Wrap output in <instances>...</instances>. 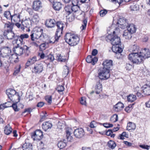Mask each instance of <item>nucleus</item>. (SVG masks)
<instances>
[{"mask_svg":"<svg viewBox=\"0 0 150 150\" xmlns=\"http://www.w3.org/2000/svg\"><path fill=\"white\" fill-rule=\"evenodd\" d=\"M64 38L65 42L71 46L76 45L80 40V38L77 35L69 33L66 34Z\"/></svg>","mask_w":150,"mask_h":150,"instance_id":"f257e3e1","label":"nucleus"},{"mask_svg":"<svg viewBox=\"0 0 150 150\" xmlns=\"http://www.w3.org/2000/svg\"><path fill=\"white\" fill-rule=\"evenodd\" d=\"M43 31V29L41 28L35 27L31 32L30 35L31 40L34 41L35 39L40 38V40H42L44 38V35H42Z\"/></svg>","mask_w":150,"mask_h":150,"instance_id":"f03ea898","label":"nucleus"},{"mask_svg":"<svg viewBox=\"0 0 150 150\" xmlns=\"http://www.w3.org/2000/svg\"><path fill=\"white\" fill-rule=\"evenodd\" d=\"M128 59L134 64H139L142 62L144 60L139 52H134L129 54L128 57Z\"/></svg>","mask_w":150,"mask_h":150,"instance_id":"7ed1b4c3","label":"nucleus"},{"mask_svg":"<svg viewBox=\"0 0 150 150\" xmlns=\"http://www.w3.org/2000/svg\"><path fill=\"white\" fill-rule=\"evenodd\" d=\"M57 29L54 35L55 40L53 42L50 41L49 43H54L56 42H58V40L61 35L62 34L63 29L64 26V24L62 22L58 21L56 23Z\"/></svg>","mask_w":150,"mask_h":150,"instance_id":"20e7f679","label":"nucleus"},{"mask_svg":"<svg viewBox=\"0 0 150 150\" xmlns=\"http://www.w3.org/2000/svg\"><path fill=\"white\" fill-rule=\"evenodd\" d=\"M98 71V76L100 79H107L110 77V70L108 69L103 67L100 68Z\"/></svg>","mask_w":150,"mask_h":150,"instance_id":"39448f33","label":"nucleus"},{"mask_svg":"<svg viewBox=\"0 0 150 150\" xmlns=\"http://www.w3.org/2000/svg\"><path fill=\"white\" fill-rule=\"evenodd\" d=\"M4 35L5 38L9 40H13V42L16 43L17 35L14 33L12 30H5L4 32Z\"/></svg>","mask_w":150,"mask_h":150,"instance_id":"423d86ee","label":"nucleus"},{"mask_svg":"<svg viewBox=\"0 0 150 150\" xmlns=\"http://www.w3.org/2000/svg\"><path fill=\"white\" fill-rule=\"evenodd\" d=\"M31 138L34 141L40 140L43 137L42 132L40 129H37L35 131L31 133Z\"/></svg>","mask_w":150,"mask_h":150,"instance_id":"0eeeda50","label":"nucleus"},{"mask_svg":"<svg viewBox=\"0 0 150 150\" xmlns=\"http://www.w3.org/2000/svg\"><path fill=\"white\" fill-rule=\"evenodd\" d=\"M11 53V50L8 47H5L0 50V54L3 57H8Z\"/></svg>","mask_w":150,"mask_h":150,"instance_id":"6e6552de","label":"nucleus"},{"mask_svg":"<svg viewBox=\"0 0 150 150\" xmlns=\"http://www.w3.org/2000/svg\"><path fill=\"white\" fill-rule=\"evenodd\" d=\"M74 136L76 138L80 139L85 134V132L82 128H78L75 129L74 132Z\"/></svg>","mask_w":150,"mask_h":150,"instance_id":"1a4fd4ad","label":"nucleus"},{"mask_svg":"<svg viewBox=\"0 0 150 150\" xmlns=\"http://www.w3.org/2000/svg\"><path fill=\"white\" fill-rule=\"evenodd\" d=\"M33 9L36 11H38L42 7V4L39 0L34 1L32 5Z\"/></svg>","mask_w":150,"mask_h":150,"instance_id":"9d476101","label":"nucleus"},{"mask_svg":"<svg viewBox=\"0 0 150 150\" xmlns=\"http://www.w3.org/2000/svg\"><path fill=\"white\" fill-rule=\"evenodd\" d=\"M43 67L41 64H36L33 69L32 72L36 74H40L43 70Z\"/></svg>","mask_w":150,"mask_h":150,"instance_id":"9b49d317","label":"nucleus"},{"mask_svg":"<svg viewBox=\"0 0 150 150\" xmlns=\"http://www.w3.org/2000/svg\"><path fill=\"white\" fill-rule=\"evenodd\" d=\"M142 57L144 60L146 58L150 57V50L148 49L144 48L139 52Z\"/></svg>","mask_w":150,"mask_h":150,"instance_id":"f8f14e48","label":"nucleus"},{"mask_svg":"<svg viewBox=\"0 0 150 150\" xmlns=\"http://www.w3.org/2000/svg\"><path fill=\"white\" fill-rule=\"evenodd\" d=\"M56 22L54 19H48L45 23L46 26L48 28H52L54 27Z\"/></svg>","mask_w":150,"mask_h":150,"instance_id":"ddd939ff","label":"nucleus"},{"mask_svg":"<svg viewBox=\"0 0 150 150\" xmlns=\"http://www.w3.org/2000/svg\"><path fill=\"white\" fill-rule=\"evenodd\" d=\"M17 93L15 90L11 88L8 89L6 90V94L11 101H13V97Z\"/></svg>","mask_w":150,"mask_h":150,"instance_id":"4468645a","label":"nucleus"},{"mask_svg":"<svg viewBox=\"0 0 150 150\" xmlns=\"http://www.w3.org/2000/svg\"><path fill=\"white\" fill-rule=\"evenodd\" d=\"M98 60V58L96 57H93L92 55H88L86 59V62L88 63H91L93 65H94Z\"/></svg>","mask_w":150,"mask_h":150,"instance_id":"2eb2a0df","label":"nucleus"},{"mask_svg":"<svg viewBox=\"0 0 150 150\" xmlns=\"http://www.w3.org/2000/svg\"><path fill=\"white\" fill-rule=\"evenodd\" d=\"M142 93L146 95H150V86L144 85L141 88Z\"/></svg>","mask_w":150,"mask_h":150,"instance_id":"dca6fc26","label":"nucleus"},{"mask_svg":"<svg viewBox=\"0 0 150 150\" xmlns=\"http://www.w3.org/2000/svg\"><path fill=\"white\" fill-rule=\"evenodd\" d=\"M103 67L109 70L112 66V61L111 60H105L103 63Z\"/></svg>","mask_w":150,"mask_h":150,"instance_id":"f3484780","label":"nucleus"},{"mask_svg":"<svg viewBox=\"0 0 150 150\" xmlns=\"http://www.w3.org/2000/svg\"><path fill=\"white\" fill-rule=\"evenodd\" d=\"M17 38L16 39V42L19 40L21 44H23V40L25 39L29 38V36L27 34L24 33L20 35H17Z\"/></svg>","mask_w":150,"mask_h":150,"instance_id":"a211bd4d","label":"nucleus"},{"mask_svg":"<svg viewBox=\"0 0 150 150\" xmlns=\"http://www.w3.org/2000/svg\"><path fill=\"white\" fill-rule=\"evenodd\" d=\"M111 42L112 45H120L121 43L120 38L116 35L113 36Z\"/></svg>","mask_w":150,"mask_h":150,"instance_id":"6ab92c4d","label":"nucleus"},{"mask_svg":"<svg viewBox=\"0 0 150 150\" xmlns=\"http://www.w3.org/2000/svg\"><path fill=\"white\" fill-rule=\"evenodd\" d=\"M127 19L124 18H120L117 23L119 24V27L122 28H123L126 25L127 23Z\"/></svg>","mask_w":150,"mask_h":150,"instance_id":"aec40b11","label":"nucleus"},{"mask_svg":"<svg viewBox=\"0 0 150 150\" xmlns=\"http://www.w3.org/2000/svg\"><path fill=\"white\" fill-rule=\"evenodd\" d=\"M53 4L52 7L53 8L55 11H59L62 8V4L60 2H54V0L52 2Z\"/></svg>","mask_w":150,"mask_h":150,"instance_id":"412c9836","label":"nucleus"},{"mask_svg":"<svg viewBox=\"0 0 150 150\" xmlns=\"http://www.w3.org/2000/svg\"><path fill=\"white\" fill-rule=\"evenodd\" d=\"M100 80L99 79L97 81L96 85L95 86V89L96 90V93L97 94H99L100 91L102 90V85L100 82Z\"/></svg>","mask_w":150,"mask_h":150,"instance_id":"4be33fe9","label":"nucleus"},{"mask_svg":"<svg viewBox=\"0 0 150 150\" xmlns=\"http://www.w3.org/2000/svg\"><path fill=\"white\" fill-rule=\"evenodd\" d=\"M124 107V104L120 102H118L113 107L114 110L117 112L122 110Z\"/></svg>","mask_w":150,"mask_h":150,"instance_id":"5701e85b","label":"nucleus"},{"mask_svg":"<svg viewBox=\"0 0 150 150\" xmlns=\"http://www.w3.org/2000/svg\"><path fill=\"white\" fill-rule=\"evenodd\" d=\"M21 23L23 27L25 28H29L31 25V21L29 18L26 19L24 20H22Z\"/></svg>","mask_w":150,"mask_h":150,"instance_id":"b1692460","label":"nucleus"},{"mask_svg":"<svg viewBox=\"0 0 150 150\" xmlns=\"http://www.w3.org/2000/svg\"><path fill=\"white\" fill-rule=\"evenodd\" d=\"M42 127L43 129L46 131L48 129L51 128L52 125L49 122H46L43 123Z\"/></svg>","mask_w":150,"mask_h":150,"instance_id":"393cba45","label":"nucleus"},{"mask_svg":"<svg viewBox=\"0 0 150 150\" xmlns=\"http://www.w3.org/2000/svg\"><path fill=\"white\" fill-rule=\"evenodd\" d=\"M127 30L132 34L135 33L137 29L135 25L133 24H130L127 26Z\"/></svg>","mask_w":150,"mask_h":150,"instance_id":"a878e982","label":"nucleus"},{"mask_svg":"<svg viewBox=\"0 0 150 150\" xmlns=\"http://www.w3.org/2000/svg\"><path fill=\"white\" fill-rule=\"evenodd\" d=\"M16 50H15V53L18 55L20 56L23 53V47H19V45L17 44V46L16 47Z\"/></svg>","mask_w":150,"mask_h":150,"instance_id":"bb28decb","label":"nucleus"},{"mask_svg":"<svg viewBox=\"0 0 150 150\" xmlns=\"http://www.w3.org/2000/svg\"><path fill=\"white\" fill-rule=\"evenodd\" d=\"M14 25V23H11L9 22L6 23L4 25V28L6 30H12Z\"/></svg>","mask_w":150,"mask_h":150,"instance_id":"cd10ccee","label":"nucleus"},{"mask_svg":"<svg viewBox=\"0 0 150 150\" xmlns=\"http://www.w3.org/2000/svg\"><path fill=\"white\" fill-rule=\"evenodd\" d=\"M120 45H112V49L114 52L116 53H121L122 51V49L119 47Z\"/></svg>","mask_w":150,"mask_h":150,"instance_id":"c85d7f7f","label":"nucleus"},{"mask_svg":"<svg viewBox=\"0 0 150 150\" xmlns=\"http://www.w3.org/2000/svg\"><path fill=\"white\" fill-rule=\"evenodd\" d=\"M12 130L11 127L9 124H8L5 127L4 132L6 134L9 135L12 132Z\"/></svg>","mask_w":150,"mask_h":150,"instance_id":"c756f323","label":"nucleus"},{"mask_svg":"<svg viewBox=\"0 0 150 150\" xmlns=\"http://www.w3.org/2000/svg\"><path fill=\"white\" fill-rule=\"evenodd\" d=\"M132 34L128 30H125L123 34V36L126 39H130L132 37Z\"/></svg>","mask_w":150,"mask_h":150,"instance_id":"7c9ffc66","label":"nucleus"},{"mask_svg":"<svg viewBox=\"0 0 150 150\" xmlns=\"http://www.w3.org/2000/svg\"><path fill=\"white\" fill-rule=\"evenodd\" d=\"M12 103L10 101H8L7 102L5 103L2 104L0 105V109H4L9 107H11L12 106Z\"/></svg>","mask_w":150,"mask_h":150,"instance_id":"2f4dec72","label":"nucleus"},{"mask_svg":"<svg viewBox=\"0 0 150 150\" xmlns=\"http://www.w3.org/2000/svg\"><path fill=\"white\" fill-rule=\"evenodd\" d=\"M66 138L67 141H71L73 139V137L71 135V132L69 129H66L65 131Z\"/></svg>","mask_w":150,"mask_h":150,"instance_id":"473e14b6","label":"nucleus"},{"mask_svg":"<svg viewBox=\"0 0 150 150\" xmlns=\"http://www.w3.org/2000/svg\"><path fill=\"white\" fill-rule=\"evenodd\" d=\"M137 99L136 95L133 94L129 95L127 97V100L128 102H132Z\"/></svg>","mask_w":150,"mask_h":150,"instance_id":"72a5a7b5","label":"nucleus"},{"mask_svg":"<svg viewBox=\"0 0 150 150\" xmlns=\"http://www.w3.org/2000/svg\"><path fill=\"white\" fill-rule=\"evenodd\" d=\"M20 15L19 14H15L13 15H12L11 19V21H13L15 22L18 21H20Z\"/></svg>","mask_w":150,"mask_h":150,"instance_id":"f704fd0d","label":"nucleus"},{"mask_svg":"<svg viewBox=\"0 0 150 150\" xmlns=\"http://www.w3.org/2000/svg\"><path fill=\"white\" fill-rule=\"evenodd\" d=\"M23 147L25 149H28V150H31L32 149V144L29 142H25L23 146Z\"/></svg>","mask_w":150,"mask_h":150,"instance_id":"c9c22d12","label":"nucleus"},{"mask_svg":"<svg viewBox=\"0 0 150 150\" xmlns=\"http://www.w3.org/2000/svg\"><path fill=\"white\" fill-rule=\"evenodd\" d=\"M56 58L58 61L65 62L66 61V59L65 58V57L62 56L60 54H57Z\"/></svg>","mask_w":150,"mask_h":150,"instance_id":"e433bc0d","label":"nucleus"},{"mask_svg":"<svg viewBox=\"0 0 150 150\" xmlns=\"http://www.w3.org/2000/svg\"><path fill=\"white\" fill-rule=\"evenodd\" d=\"M136 127V125L134 123L132 122H129L127 124V129L129 130L134 129Z\"/></svg>","mask_w":150,"mask_h":150,"instance_id":"4c0bfd02","label":"nucleus"},{"mask_svg":"<svg viewBox=\"0 0 150 150\" xmlns=\"http://www.w3.org/2000/svg\"><path fill=\"white\" fill-rule=\"evenodd\" d=\"M39 18L38 14L37 13H35L33 16L32 20L35 23L37 24L39 22Z\"/></svg>","mask_w":150,"mask_h":150,"instance_id":"58836bf2","label":"nucleus"},{"mask_svg":"<svg viewBox=\"0 0 150 150\" xmlns=\"http://www.w3.org/2000/svg\"><path fill=\"white\" fill-rule=\"evenodd\" d=\"M128 134L126 132H123L119 136L118 138L121 140H123L125 138H128Z\"/></svg>","mask_w":150,"mask_h":150,"instance_id":"ea45409f","label":"nucleus"},{"mask_svg":"<svg viewBox=\"0 0 150 150\" xmlns=\"http://www.w3.org/2000/svg\"><path fill=\"white\" fill-rule=\"evenodd\" d=\"M139 50V47L135 45L131 46L129 49V51L131 52H138Z\"/></svg>","mask_w":150,"mask_h":150,"instance_id":"a19ab883","label":"nucleus"},{"mask_svg":"<svg viewBox=\"0 0 150 150\" xmlns=\"http://www.w3.org/2000/svg\"><path fill=\"white\" fill-rule=\"evenodd\" d=\"M71 5L68 4L65 6V10L69 15L71 13Z\"/></svg>","mask_w":150,"mask_h":150,"instance_id":"79ce46f5","label":"nucleus"},{"mask_svg":"<svg viewBox=\"0 0 150 150\" xmlns=\"http://www.w3.org/2000/svg\"><path fill=\"white\" fill-rule=\"evenodd\" d=\"M17 55L16 53L11 54V53H10V55H9L8 57L9 60H10V61H12L15 62L16 61L14 59H18V57H17Z\"/></svg>","mask_w":150,"mask_h":150,"instance_id":"37998d69","label":"nucleus"},{"mask_svg":"<svg viewBox=\"0 0 150 150\" xmlns=\"http://www.w3.org/2000/svg\"><path fill=\"white\" fill-rule=\"evenodd\" d=\"M131 10L132 11H137L139 9V6L136 3H134L130 6Z\"/></svg>","mask_w":150,"mask_h":150,"instance_id":"c03bdc74","label":"nucleus"},{"mask_svg":"<svg viewBox=\"0 0 150 150\" xmlns=\"http://www.w3.org/2000/svg\"><path fill=\"white\" fill-rule=\"evenodd\" d=\"M107 145L110 148L112 149H114L116 146V144L114 141H108Z\"/></svg>","mask_w":150,"mask_h":150,"instance_id":"a18cd8bd","label":"nucleus"},{"mask_svg":"<svg viewBox=\"0 0 150 150\" xmlns=\"http://www.w3.org/2000/svg\"><path fill=\"white\" fill-rule=\"evenodd\" d=\"M64 70L63 72V74L64 76L66 77L69 72V69L67 66L65 65L64 66Z\"/></svg>","mask_w":150,"mask_h":150,"instance_id":"49530a36","label":"nucleus"},{"mask_svg":"<svg viewBox=\"0 0 150 150\" xmlns=\"http://www.w3.org/2000/svg\"><path fill=\"white\" fill-rule=\"evenodd\" d=\"M66 145V144L64 141H59L57 144L58 147L60 149H62L64 148Z\"/></svg>","mask_w":150,"mask_h":150,"instance_id":"de8ad7c7","label":"nucleus"},{"mask_svg":"<svg viewBox=\"0 0 150 150\" xmlns=\"http://www.w3.org/2000/svg\"><path fill=\"white\" fill-rule=\"evenodd\" d=\"M4 16L6 17L7 19L10 20L11 19L12 15H11L10 11H6L4 13Z\"/></svg>","mask_w":150,"mask_h":150,"instance_id":"09e8293b","label":"nucleus"},{"mask_svg":"<svg viewBox=\"0 0 150 150\" xmlns=\"http://www.w3.org/2000/svg\"><path fill=\"white\" fill-rule=\"evenodd\" d=\"M21 67L20 65H18L16 67L15 70L13 73L14 75H16L20 72Z\"/></svg>","mask_w":150,"mask_h":150,"instance_id":"8fccbe9b","label":"nucleus"},{"mask_svg":"<svg viewBox=\"0 0 150 150\" xmlns=\"http://www.w3.org/2000/svg\"><path fill=\"white\" fill-rule=\"evenodd\" d=\"M110 120L112 122H115L118 120V116L116 114L113 115L111 117Z\"/></svg>","mask_w":150,"mask_h":150,"instance_id":"3c124183","label":"nucleus"},{"mask_svg":"<svg viewBox=\"0 0 150 150\" xmlns=\"http://www.w3.org/2000/svg\"><path fill=\"white\" fill-rule=\"evenodd\" d=\"M112 129H109L106 132V134L107 135L110 136L111 137H114L115 134H112Z\"/></svg>","mask_w":150,"mask_h":150,"instance_id":"603ef678","label":"nucleus"},{"mask_svg":"<svg viewBox=\"0 0 150 150\" xmlns=\"http://www.w3.org/2000/svg\"><path fill=\"white\" fill-rule=\"evenodd\" d=\"M45 99L47 101L48 103L50 105L52 103V96H47L45 97Z\"/></svg>","mask_w":150,"mask_h":150,"instance_id":"864d4df0","label":"nucleus"},{"mask_svg":"<svg viewBox=\"0 0 150 150\" xmlns=\"http://www.w3.org/2000/svg\"><path fill=\"white\" fill-rule=\"evenodd\" d=\"M87 22V18H85L83 20V24L82 25V26L81 27V29L82 30H83L86 28Z\"/></svg>","mask_w":150,"mask_h":150,"instance_id":"5fc2aeb1","label":"nucleus"},{"mask_svg":"<svg viewBox=\"0 0 150 150\" xmlns=\"http://www.w3.org/2000/svg\"><path fill=\"white\" fill-rule=\"evenodd\" d=\"M37 58L36 56H34L28 59V62H30L31 64H34L37 60Z\"/></svg>","mask_w":150,"mask_h":150,"instance_id":"6e6d98bb","label":"nucleus"},{"mask_svg":"<svg viewBox=\"0 0 150 150\" xmlns=\"http://www.w3.org/2000/svg\"><path fill=\"white\" fill-rule=\"evenodd\" d=\"M39 143H38L37 147L38 148V149H42L44 148V143L42 141H38Z\"/></svg>","mask_w":150,"mask_h":150,"instance_id":"4d7b16f0","label":"nucleus"},{"mask_svg":"<svg viewBox=\"0 0 150 150\" xmlns=\"http://www.w3.org/2000/svg\"><path fill=\"white\" fill-rule=\"evenodd\" d=\"M64 86L62 85H59L57 87V89L59 92L63 91L64 90Z\"/></svg>","mask_w":150,"mask_h":150,"instance_id":"13d9d810","label":"nucleus"},{"mask_svg":"<svg viewBox=\"0 0 150 150\" xmlns=\"http://www.w3.org/2000/svg\"><path fill=\"white\" fill-rule=\"evenodd\" d=\"M47 59L50 60V62H52L54 59L53 55L51 53L48 55L47 56Z\"/></svg>","mask_w":150,"mask_h":150,"instance_id":"bf43d9fd","label":"nucleus"},{"mask_svg":"<svg viewBox=\"0 0 150 150\" xmlns=\"http://www.w3.org/2000/svg\"><path fill=\"white\" fill-rule=\"evenodd\" d=\"M107 13V11L106 9L101 10L100 12V15L101 17L105 16Z\"/></svg>","mask_w":150,"mask_h":150,"instance_id":"052dcab7","label":"nucleus"},{"mask_svg":"<svg viewBox=\"0 0 150 150\" xmlns=\"http://www.w3.org/2000/svg\"><path fill=\"white\" fill-rule=\"evenodd\" d=\"M40 50L41 51H42L45 50L46 47V43H43L40 44L39 46Z\"/></svg>","mask_w":150,"mask_h":150,"instance_id":"680f3d73","label":"nucleus"},{"mask_svg":"<svg viewBox=\"0 0 150 150\" xmlns=\"http://www.w3.org/2000/svg\"><path fill=\"white\" fill-rule=\"evenodd\" d=\"M71 13L72 12H76L78 10L79 6H78L71 5Z\"/></svg>","mask_w":150,"mask_h":150,"instance_id":"e2e57ef3","label":"nucleus"},{"mask_svg":"<svg viewBox=\"0 0 150 150\" xmlns=\"http://www.w3.org/2000/svg\"><path fill=\"white\" fill-rule=\"evenodd\" d=\"M17 103H12V107L15 111H18L19 110V109L18 108V107L16 104Z\"/></svg>","mask_w":150,"mask_h":150,"instance_id":"0e129e2a","label":"nucleus"},{"mask_svg":"<svg viewBox=\"0 0 150 150\" xmlns=\"http://www.w3.org/2000/svg\"><path fill=\"white\" fill-rule=\"evenodd\" d=\"M97 125V122L95 121H92L90 123V127L91 128L96 127Z\"/></svg>","mask_w":150,"mask_h":150,"instance_id":"69168bd1","label":"nucleus"},{"mask_svg":"<svg viewBox=\"0 0 150 150\" xmlns=\"http://www.w3.org/2000/svg\"><path fill=\"white\" fill-rule=\"evenodd\" d=\"M112 37L113 36H112L111 34L105 37V39L107 42L110 41L111 42Z\"/></svg>","mask_w":150,"mask_h":150,"instance_id":"338daca9","label":"nucleus"},{"mask_svg":"<svg viewBox=\"0 0 150 150\" xmlns=\"http://www.w3.org/2000/svg\"><path fill=\"white\" fill-rule=\"evenodd\" d=\"M81 104L83 105H86V98L84 97H83L81 98V100L80 101Z\"/></svg>","mask_w":150,"mask_h":150,"instance_id":"774afa93","label":"nucleus"}]
</instances>
